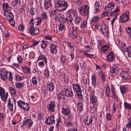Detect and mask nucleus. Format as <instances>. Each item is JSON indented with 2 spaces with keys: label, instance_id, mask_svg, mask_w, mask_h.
Wrapping results in <instances>:
<instances>
[{
  "label": "nucleus",
  "instance_id": "1",
  "mask_svg": "<svg viewBox=\"0 0 131 131\" xmlns=\"http://www.w3.org/2000/svg\"><path fill=\"white\" fill-rule=\"evenodd\" d=\"M56 7L61 8L60 11H63L66 10L68 7V2L64 0H57L55 3Z\"/></svg>",
  "mask_w": 131,
  "mask_h": 131
},
{
  "label": "nucleus",
  "instance_id": "2",
  "mask_svg": "<svg viewBox=\"0 0 131 131\" xmlns=\"http://www.w3.org/2000/svg\"><path fill=\"white\" fill-rule=\"evenodd\" d=\"M89 7L87 5H83L78 9L79 14L81 15L85 16H89Z\"/></svg>",
  "mask_w": 131,
  "mask_h": 131
},
{
  "label": "nucleus",
  "instance_id": "3",
  "mask_svg": "<svg viewBox=\"0 0 131 131\" xmlns=\"http://www.w3.org/2000/svg\"><path fill=\"white\" fill-rule=\"evenodd\" d=\"M72 87L78 97L79 99H83V95L82 94V90L80 86L78 84L74 83L72 85Z\"/></svg>",
  "mask_w": 131,
  "mask_h": 131
},
{
  "label": "nucleus",
  "instance_id": "4",
  "mask_svg": "<svg viewBox=\"0 0 131 131\" xmlns=\"http://www.w3.org/2000/svg\"><path fill=\"white\" fill-rule=\"evenodd\" d=\"M130 16V12L128 11L120 16L119 21L122 23H125L129 20Z\"/></svg>",
  "mask_w": 131,
  "mask_h": 131
},
{
  "label": "nucleus",
  "instance_id": "5",
  "mask_svg": "<svg viewBox=\"0 0 131 131\" xmlns=\"http://www.w3.org/2000/svg\"><path fill=\"white\" fill-rule=\"evenodd\" d=\"M29 25V31L30 35H37L39 32V29L31 24Z\"/></svg>",
  "mask_w": 131,
  "mask_h": 131
},
{
  "label": "nucleus",
  "instance_id": "6",
  "mask_svg": "<svg viewBox=\"0 0 131 131\" xmlns=\"http://www.w3.org/2000/svg\"><path fill=\"white\" fill-rule=\"evenodd\" d=\"M42 21V18L37 17L34 19V18H32L29 22V24H31L32 25L35 26H38L40 25Z\"/></svg>",
  "mask_w": 131,
  "mask_h": 131
},
{
  "label": "nucleus",
  "instance_id": "7",
  "mask_svg": "<svg viewBox=\"0 0 131 131\" xmlns=\"http://www.w3.org/2000/svg\"><path fill=\"white\" fill-rule=\"evenodd\" d=\"M55 19L57 21L68 23L69 21L68 18H64L63 16L60 14H58L55 17Z\"/></svg>",
  "mask_w": 131,
  "mask_h": 131
},
{
  "label": "nucleus",
  "instance_id": "8",
  "mask_svg": "<svg viewBox=\"0 0 131 131\" xmlns=\"http://www.w3.org/2000/svg\"><path fill=\"white\" fill-rule=\"evenodd\" d=\"M68 13L69 16L68 17V19L70 23H72L73 20V18L71 17V15H72L75 17L77 15V10H75L73 9H71L67 11Z\"/></svg>",
  "mask_w": 131,
  "mask_h": 131
},
{
  "label": "nucleus",
  "instance_id": "9",
  "mask_svg": "<svg viewBox=\"0 0 131 131\" xmlns=\"http://www.w3.org/2000/svg\"><path fill=\"white\" fill-rule=\"evenodd\" d=\"M100 30L105 37L107 38L108 37L109 30L106 25H104L102 26Z\"/></svg>",
  "mask_w": 131,
  "mask_h": 131
},
{
  "label": "nucleus",
  "instance_id": "10",
  "mask_svg": "<svg viewBox=\"0 0 131 131\" xmlns=\"http://www.w3.org/2000/svg\"><path fill=\"white\" fill-rule=\"evenodd\" d=\"M7 19L9 21L11 25L14 26L15 24V21L14 20V15L11 12H9L6 17Z\"/></svg>",
  "mask_w": 131,
  "mask_h": 131
},
{
  "label": "nucleus",
  "instance_id": "11",
  "mask_svg": "<svg viewBox=\"0 0 131 131\" xmlns=\"http://www.w3.org/2000/svg\"><path fill=\"white\" fill-rule=\"evenodd\" d=\"M90 102L93 104V106H97L98 104L97 99L94 95V94L90 95Z\"/></svg>",
  "mask_w": 131,
  "mask_h": 131
},
{
  "label": "nucleus",
  "instance_id": "12",
  "mask_svg": "<svg viewBox=\"0 0 131 131\" xmlns=\"http://www.w3.org/2000/svg\"><path fill=\"white\" fill-rule=\"evenodd\" d=\"M55 107L56 104L54 102L52 101L48 105L47 108L48 111L52 112L54 111Z\"/></svg>",
  "mask_w": 131,
  "mask_h": 131
},
{
  "label": "nucleus",
  "instance_id": "13",
  "mask_svg": "<svg viewBox=\"0 0 131 131\" xmlns=\"http://www.w3.org/2000/svg\"><path fill=\"white\" fill-rule=\"evenodd\" d=\"M9 73L7 71H6L4 69H2L1 70L0 74L1 79L4 81L6 80V79L7 78V75Z\"/></svg>",
  "mask_w": 131,
  "mask_h": 131
},
{
  "label": "nucleus",
  "instance_id": "14",
  "mask_svg": "<svg viewBox=\"0 0 131 131\" xmlns=\"http://www.w3.org/2000/svg\"><path fill=\"white\" fill-rule=\"evenodd\" d=\"M54 117L52 115H50L46 119L45 122L46 123L50 125L51 124L54 123L55 121L54 120Z\"/></svg>",
  "mask_w": 131,
  "mask_h": 131
},
{
  "label": "nucleus",
  "instance_id": "15",
  "mask_svg": "<svg viewBox=\"0 0 131 131\" xmlns=\"http://www.w3.org/2000/svg\"><path fill=\"white\" fill-rule=\"evenodd\" d=\"M93 119V117L91 116L85 118L84 120V124L85 125L88 126L90 125L92 123Z\"/></svg>",
  "mask_w": 131,
  "mask_h": 131
},
{
  "label": "nucleus",
  "instance_id": "16",
  "mask_svg": "<svg viewBox=\"0 0 131 131\" xmlns=\"http://www.w3.org/2000/svg\"><path fill=\"white\" fill-rule=\"evenodd\" d=\"M44 6L46 9L50 8L52 5L51 2L49 0H45L44 1Z\"/></svg>",
  "mask_w": 131,
  "mask_h": 131
},
{
  "label": "nucleus",
  "instance_id": "17",
  "mask_svg": "<svg viewBox=\"0 0 131 131\" xmlns=\"http://www.w3.org/2000/svg\"><path fill=\"white\" fill-rule=\"evenodd\" d=\"M61 112L65 116H68L71 113V111L69 107L63 108L62 109Z\"/></svg>",
  "mask_w": 131,
  "mask_h": 131
},
{
  "label": "nucleus",
  "instance_id": "18",
  "mask_svg": "<svg viewBox=\"0 0 131 131\" xmlns=\"http://www.w3.org/2000/svg\"><path fill=\"white\" fill-rule=\"evenodd\" d=\"M47 89L49 92H52L54 89L55 85L52 82H50L47 84Z\"/></svg>",
  "mask_w": 131,
  "mask_h": 131
},
{
  "label": "nucleus",
  "instance_id": "19",
  "mask_svg": "<svg viewBox=\"0 0 131 131\" xmlns=\"http://www.w3.org/2000/svg\"><path fill=\"white\" fill-rule=\"evenodd\" d=\"M115 58L114 53L112 51L109 53L107 57V60L109 61H112Z\"/></svg>",
  "mask_w": 131,
  "mask_h": 131
},
{
  "label": "nucleus",
  "instance_id": "20",
  "mask_svg": "<svg viewBox=\"0 0 131 131\" xmlns=\"http://www.w3.org/2000/svg\"><path fill=\"white\" fill-rule=\"evenodd\" d=\"M115 6L114 3L110 2L105 7V9L108 11L111 10L114 8Z\"/></svg>",
  "mask_w": 131,
  "mask_h": 131
},
{
  "label": "nucleus",
  "instance_id": "21",
  "mask_svg": "<svg viewBox=\"0 0 131 131\" xmlns=\"http://www.w3.org/2000/svg\"><path fill=\"white\" fill-rule=\"evenodd\" d=\"M57 45L54 44H51L50 46L51 53L53 54L54 53L56 54L57 51L56 49Z\"/></svg>",
  "mask_w": 131,
  "mask_h": 131
},
{
  "label": "nucleus",
  "instance_id": "22",
  "mask_svg": "<svg viewBox=\"0 0 131 131\" xmlns=\"http://www.w3.org/2000/svg\"><path fill=\"white\" fill-rule=\"evenodd\" d=\"M96 75L95 74H93L91 76V83L92 85L94 87L96 86L97 84L96 80Z\"/></svg>",
  "mask_w": 131,
  "mask_h": 131
},
{
  "label": "nucleus",
  "instance_id": "23",
  "mask_svg": "<svg viewBox=\"0 0 131 131\" xmlns=\"http://www.w3.org/2000/svg\"><path fill=\"white\" fill-rule=\"evenodd\" d=\"M50 43L47 40H43L41 44V48L42 49L44 50L45 48Z\"/></svg>",
  "mask_w": 131,
  "mask_h": 131
},
{
  "label": "nucleus",
  "instance_id": "24",
  "mask_svg": "<svg viewBox=\"0 0 131 131\" xmlns=\"http://www.w3.org/2000/svg\"><path fill=\"white\" fill-rule=\"evenodd\" d=\"M120 74L122 77L126 79H128L130 77V75L126 72L121 71L120 73Z\"/></svg>",
  "mask_w": 131,
  "mask_h": 131
},
{
  "label": "nucleus",
  "instance_id": "25",
  "mask_svg": "<svg viewBox=\"0 0 131 131\" xmlns=\"http://www.w3.org/2000/svg\"><path fill=\"white\" fill-rule=\"evenodd\" d=\"M57 97L59 100H60L61 99L64 100L65 99V95L62 92L58 93L57 95Z\"/></svg>",
  "mask_w": 131,
  "mask_h": 131
},
{
  "label": "nucleus",
  "instance_id": "26",
  "mask_svg": "<svg viewBox=\"0 0 131 131\" xmlns=\"http://www.w3.org/2000/svg\"><path fill=\"white\" fill-rule=\"evenodd\" d=\"M27 127L30 128L33 125V122L31 119L27 118L26 120Z\"/></svg>",
  "mask_w": 131,
  "mask_h": 131
},
{
  "label": "nucleus",
  "instance_id": "27",
  "mask_svg": "<svg viewBox=\"0 0 131 131\" xmlns=\"http://www.w3.org/2000/svg\"><path fill=\"white\" fill-rule=\"evenodd\" d=\"M63 78L64 79V84L67 87L68 85V84L69 82V79L68 76L65 73H64L63 74Z\"/></svg>",
  "mask_w": 131,
  "mask_h": 131
},
{
  "label": "nucleus",
  "instance_id": "28",
  "mask_svg": "<svg viewBox=\"0 0 131 131\" xmlns=\"http://www.w3.org/2000/svg\"><path fill=\"white\" fill-rule=\"evenodd\" d=\"M75 17L74 20V23L77 25H79L82 20V18L81 16H77V15Z\"/></svg>",
  "mask_w": 131,
  "mask_h": 131
},
{
  "label": "nucleus",
  "instance_id": "29",
  "mask_svg": "<svg viewBox=\"0 0 131 131\" xmlns=\"http://www.w3.org/2000/svg\"><path fill=\"white\" fill-rule=\"evenodd\" d=\"M111 91L112 93V94L111 97L113 99H117L118 98V96L116 95V93H115V89L113 87H111Z\"/></svg>",
  "mask_w": 131,
  "mask_h": 131
},
{
  "label": "nucleus",
  "instance_id": "30",
  "mask_svg": "<svg viewBox=\"0 0 131 131\" xmlns=\"http://www.w3.org/2000/svg\"><path fill=\"white\" fill-rule=\"evenodd\" d=\"M110 87L107 86L106 88L105 95L108 98H111L110 96Z\"/></svg>",
  "mask_w": 131,
  "mask_h": 131
},
{
  "label": "nucleus",
  "instance_id": "31",
  "mask_svg": "<svg viewBox=\"0 0 131 131\" xmlns=\"http://www.w3.org/2000/svg\"><path fill=\"white\" fill-rule=\"evenodd\" d=\"M1 99L3 101H5L8 96V93H5L0 95Z\"/></svg>",
  "mask_w": 131,
  "mask_h": 131
},
{
  "label": "nucleus",
  "instance_id": "32",
  "mask_svg": "<svg viewBox=\"0 0 131 131\" xmlns=\"http://www.w3.org/2000/svg\"><path fill=\"white\" fill-rule=\"evenodd\" d=\"M78 107V110L80 111L81 112L83 110V102H78L77 104Z\"/></svg>",
  "mask_w": 131,
  "mask_h": 131
},
{
  "label": "nucleus",
  "instance_id": "33",
  "mask_svg": "<svg viewBox=\"0 0 131 131\" xmlns=\"http://www.w3.org/2000/svg\"><path fill=\"white\" fill-rule=\"evenodd\" d=\"M119 47L120 49L123 51H125L126 49L127 48L126 44L125 43H122L121 45L120 44L119 45Z\"/></svg>",
  "mask_w": 131,
  "mask_h": 131
},
{
  "label": "nucleus",
  "instance_id": "34",
  "mask_svg": "<svg viewBox=\"0 0 131 131\" xmlns=\"http://www.w3.org/2000/svg\"><path fill=\"white\" fill-rule=\"evenodd\" d=\"M42 60L44 61L45 62L46 64H47V61L46 57L44 56L43 55H41L40 56L38 59V60Z\"/></svg>",
  "mask_w": 131,
  "mask_h": 131
},
{
  "label": "nucleus",
  "instance_id": "35",
  "mask_svg": "<svg viewBox=\"0 0 131 131\" xmlns=\"http://www.w3.org/2000/svg\"><path fill=\"white\" fill-rule=\"evenodd\" d=\"M83 54L84 55L89 58L95 59L96 58L95 56L93 54H90L84 52H83Z\"/></svg>",
  "mask_w": 131,
  "mask_h": 131
},
{
  "label": "nucleus",
  "instance_id": "36",
  "mask_svg": "<svg viewBox=\"0 0 131 131\" xmlns=\"http://www.w3.org/2000/svg\"><path fill=\"white\" fill-rule=\"evenodd\" d=\"M64 123L66 124V126L67 127L72 126L73 125L72 121L67 120L64 121Z\"/></svg>",
  "mask_w": 131,
  "mask_h": 131
},
{
  "label": "nucleus",
  "instance_id": "37",
  "mask_svg": "<svg viewBox=\"0 0 131 131\" xmlns=\"http://www.w3.org/2000/svg\"><path fill=\"white\" fill-rule=\"evenodd\" d=\"M126 51V52L129 57H131V47H127L125 51V52Z\"/></svg>",
  "mask_w": 131,
  "mask_h": 131
},
{
  "label": "nucleus",
  "instance_id": "38",
  "mask_svg": "<svg viewBox=\"0 0 131 131\" xmlns=\"http://www.w3.org/2000/svg\"><path fill=\"white\" fill-rule=\"evenodd\" d=\"M22 108L24 110L27 111L29 109V105L27 103L25 102L23 105Z\"/></svg>",
  "mask_w": 131,
  "mask_h": 131
},
{
  "label": "nucleus",
  "instance_id": "39",
  "mask_svg": "<svg viewBox=\"0 0 131 131\" xmlns=\"http://www.w3.org/2000/svg\"><path fill=\"white\" fill-rule=\"evenodd\" d=\"M109 46L107 45H104L102 46L101 48V51L103 52H106L108 50Z\"/></svg>",
  "mask_w": 131,
  "mask_h": 131
},
{
  "label": "nucleus",
  "instance_id": "40",
  "mask_svg": "<svg viewBox=\"0 0 131 131\" xmlns=\"http://www.w3.org/2000/svg\"><path fill=\"white\" fill-rule=\"evenodd\" d=\"M124 106L125 108L131 110V104H130L128 103L125 101L124 102Z\"/></svg>",
  "mask_w": 131,
  "mask_h": 131
},
{
  "label": "nucleus",
  "instance_id": "41",
  "mask_svg": "<svg viewBox=\"0 0 131 131\" xmlns=\"http://www.w3.org/2000/svg\"><path fill=\"white\" fill-rule=\"evenodd\" d=\"M15 77L16 80L18 81L24 79V78L23 76L21 77L17 74H15Z\"/></svg>",
  "mask_w": 131,
  "mask_h": 131
},
{
  "label": "nucleus",
  "instance_id": "42",
  "mask_svg": "<svg viewBox=\"0 0 131 131\" xmlns=\"http://www.w3.org/2000/svg\"><path fill=\"white\" fill-rule=\"evenodd\" d=\"M119 66V65L116 64H114L112 66L113 68L115 70H116V71L117 72H118V70L120 69Z\"/></svg>",
  "mask_w": 131,
  "mask_h": 131
},
{
  "label": "nucleus",
  "instance_id": "43",
  "mask_svg": "<svg viewBox=\"0 0 131 131\" xmlns=\"http://www.w3.org/2000/svg\"><path fill=\"white\" fill-rule=\"evenodd\" d=\"M99 16H95L93 17L92 19L90 21V23L92 24L99 20Z\"/></svg>",
  "mask_w": 131,
  "mask_h": 131
},
{
  "label": "nucleus",
  "instance_id": "44",
  "mask_svg": "<svg viewBox=\"0 0 131 131\" xmlns=\"http://www.w3.org/2000/svg\"><path fill=\"white\" fill-rule=\"evenodd\" d=\"M74 93L71 89L70 90L68 91V92L67 94L66 95V96L68 97H72L74 95Z\"/></svg>",
  "mask_w": 131,
  "mask_h": 131
},
{
  "label": "nucleus",
  "instance_id": "45",
  "mask_svg": "<svg viewBox=\"0 0 131 131\" xmlns=\"http://www.w3.org/2000/svg\"><path fill=\"white\" fill-rule=\"evenodd\" d=\"M30 13L34 15L36 13V10L35 8H31L29 10Z\"/></svg>",
  "mask_w": 131,
  "mask_h": 131
},
{
  "label": "nucleus",
  "instance_id": "46",
  "mask_svg": "<svg viewBox=\"0 0 131 131\" xmlns=\"http://www.w3.org/2000/svg\"><path fill=\"white\" fill-rule=\"evenodd\" d=\"M126 126L128 129L131 128V118H129L128 122L126 124Z\"/></svg>",
  "mask_w": 131,
  "mask_h": 131
},
{
  "label": "nucleus",
  "instance_id": "47",
  "mask_svg": "<svg viewBox=\"0 0 131 131\" xmlns=\"http://www.w3.org/2000/svg\"><path fill=\"white\" fill-rule=\"evenodd\" d=\"M68 115V116L66 120L72 121L74 117L73 114L72 113L71 114L70 113Z\"/></svg>",
  "mask_w": 131,
  "mask_h": 131
},
{
  "label": "nucleus",
  "instance_id": "48",
  "mask_svg": "<svg viewBox=\"0 0 131 131\" xmlns=\"http://www.w3.org/2000/svg\"><path fill=\"white\" fill-rule=\"evenodd\" d=\"M119 10V9H118V8L117 7L115 10L114 11L112 12H110V15H115Z\"/></svg>",
  "mask_w": 131,
  "mask_h": 131
},
{
  "label": "nucleus",
  "instance_id": "49",
  "mask_svg": "<svg viewBox=\"0 0 131 131\" xmlns=\"http://www.w3.org/2000/svg\"><path fill=\"white\" fill-rule=\"evenodd\" d=\"M87 24L85 20H83L81 23L80 27L81 28H84L86 27Z\"/></svg>",
  "mask_w": 131,
  "mask_h": 131
},
{
  "label": "nucleus",
  "instance_id": "50",
  "mask_svg": "<svg viewBox=\"0 0 131 131\" xmlns=\"http://www.w3.org/2000/svg\"><path fill=\"white\" fill-rule=\"evenodd\" d=\"M58 28L59 30L61 31H62L65 28V27L63 24H60L58 25Z\"/></svg>",
  "mask_w": 131,
  "mask_h": 131
},
{
  "label": "nucleus",
  "instance_id": "51",
  "mask_svg": "<svg viewBox=\"0 0 131 131\" xmlns=\"http://www.w3.org/2000/svg\"><path fill=\"white\" fill-rule=\"evenodd\" d=\"M24 84L23 83H17L16 84V86L17 88H19L24 86Z\"/></svg>",
  "mask_w": 131,
  "mask_h": 131
},
{
  "label": "nucleus",
  "instance_id": "52",
  "mask_svg": "<svg viewBox=\"0 0 131 131\" xmlns=\"http://www.w3.org/2000/svg\"><path fill=\"white\" fill-rule=\"evenodd\" d=\"M61 61L63 63L66 62L67 60V59L64 55H62L61 57Z\"/></svg>",
  "mask_w": 131,
  "mask_h": 131
},
{
  "label": "nucleus",
  "instance_id": "53",
  "mask_svg": "<svg viewBox=\"0 0 131 131\" xmlns=\"http://www.w3.org/2000/svg\"><path fill=\"white\" fill-rule=\"evenodd\" d=\"M58 11L56 10H52L50 14V16H52L53 15H56L58 13Z\"/></svg>",
  "mask_w": 131,
  "mask_h": 131
},
{
  "label": "nucleus",
  "instance_id": "54",
  "mask_svg": "<svg viewBox=\"0 0 131 131\" xmlns=\"http://www.w3.org/2000/svg\"><path fill=\"white\" fill-rule=\"evenodd\" d=\"M25 102H23L22 101L19 100L17 102L18 105L19 107H20L21 108L23 106V105L25 103Z\"/></svg>",
  "mask_w": 131,
  "mask_h": 131
},
{
  "label": "nucleus",
  "instance_id": "55",
  "mask_svg": "<svg viewBox=\"0 0 131 131\" xmlns=\"http://www.w3.org/2000/svg\"><path fill=\"white\" fill-rule=\"evenodd\" d=\"M121 93L123 95L126 92V88L123 86H122L120 87Z\"/></svg>",
  "mask_w": 131,
  "mask_h": 131
},
{
  "label": "nucleus",
  "instance_id": "56",
  "mask_svg": "<svg viewBox=\"0 0 131 131\" xmlns=\"http://www.w3.org/2000/svg\"><path fill=\"white\" fill-rule=\"evenodd\" d=\"M88 91L90 93V95H92L94 94V90H92V88L91 87H89L88 88Z\"/></svg>",
  "mask_w": 131,
  "mask_h": 131
},
{
  "label": "nucleus",
  "instance_id": "57",
  "mask_svg": "<svg viewBox=\"0 0 131 131\" xmlns=\"http://www.w3.org/2000/svg\"><path fill=\"white\" fill-rule=\"evenodd\" d=\"M30 69L27 67H26L24 70V72L26 73H30Z\"/></svg>",
  "mask_w": 131,
  "mask_h": 131
},
{
  "label": "nucleus",
  "instance_id": "58",
  "mask_svg": "<svg viewBox=\"0 0 131 131\" xmlns=\"http://www.w3.org/2000/svg\"><path fill=\"white\" fill-rule=\"evenodd\" d=\"M9 5L7 3H3V4L2 7L4 11L7 10V9Z\"/></svg>",
  "mask_w": 131,
  "mask_h": 131
},
{
  "label": "nucleus",
  "instance_id": "59",
  "mask_svg": "<svg viewBox=\"0 0 131 131\" xmlns=\"http://www.w3.org/2000/svg\"><path fill=\"white\" fill-rule=\"evenodd\" d=\"M32 83L35 85L37 83V81L36 77H33L32 79Z\"/></svg>",
  "mask_w": 131,
  "mask_h": 131
},
{
  "label": "nucleus",
  "instance_id": "60",
  "mask_svg": "<svg viewBox=\"0 0 131 131\" xmlns=\"http://www.w3.org/2000/svg\"><path fill=\"white\" fill-rule=\"evenodd\" d=\"M9 90L10 91V93L12 94H15L16 92L15 89L12 87H9Z\"/></svg>",
  "mask_w": 131,
  "mask_h": 131
},
{
  "label": "nucleus",
  "instance_id": "61",
  "mask_svg": "<svg viewBox=\"0 0 131 131\" xmlns=\"http://www.w3.org/2000/svg\"><path fill=\"white\" fill-rule=\"evenodd\" d=\"M91 46L92 47V48H91L90 46H85V48L87 51H88L89 52V50L91 49H94V47L91 45Z\"/></svg>",
  "mask_w": 131,
  "mask_h": 131
},
{
  "label": "nucleus",
  "instance_id": "62",
  "mask_svg": "<svg viewBox=\"0 0 131 131\" xmlns=\"http://www.w3.org/2000/svg\"><path fill=\"white\" fill-rule=\"evenodd\" d=\"M127 32L129 34L130 36V38L131 39V28L129 27H127L126 28Z\"/></svg>",
  "mask_w": 131,
  "mask_h": 131
},
{
  "label": "nucleus",
  "instance_id": "63",
  "mask_svg": "<svg viewBox=\"0 0 131 131\" xmlns=\"http://www.w3.org/2000/svg\"><path fill=\"white\" fill-rule=\"evenodd\" d=\"M61 121V120L60 118H59L57 120V123L56 124V126L57 128H58L59 127V125Z\"/></svg>",
  "mask_w": 131,
  "mask_h": 131
},
{
  "label": "nucleus",
  "instance_id": "64",
  "mask_svg": "<svg viewBox=\"0 0 131 131\" xmlns=\"http://www.w3.org/2000/svg\"><path fill=\"white\" fill-rule=\"evenodd\" d=\"M41 16L44 19H46L47 18V15L45 13H43L41 14Z\"/></svg>",
  "mask_w": 131,
  "mask_h": 131
}]
</instances>
